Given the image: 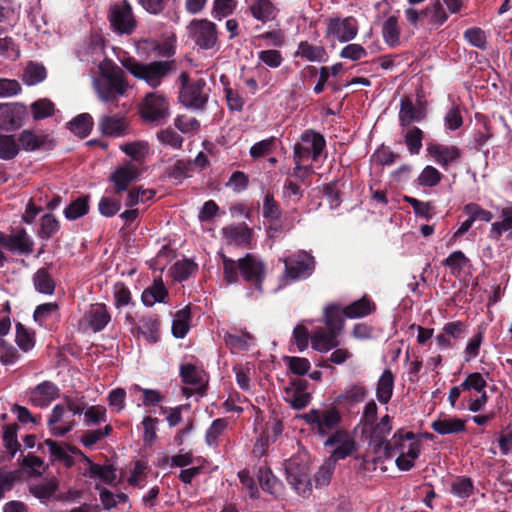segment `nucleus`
I'll return each mask as SVG.
<instances>
[{"label":"nucleus","mask_w":512,"mask_h":512,"mask_svg":"<svg viewBox=\"0 0 512 512\" xmlns=\"http://www.w3.org/2000/svg\"><path fill=\"white\" fill-rule=\"evenodd\" d=\"M223 263V278L227 284L239 282V275L244 281L251 283L257 290H262L265 279V264L255 255L247 253L243 258L235 261L219 252Z\"/></svg>","instance_id":"obj_1"},{"label":"nucleus","mask_w":512,"mask_h":512,"mask_svg":"<svg viewBox=\"0 0 512 512\" xmlns=\"http://www.w3.org/2000/svg\"><path fill=\"white\" fill-rule=\"evenodd\" d=\"M120 62L134 78L144 81L152 89L158 88L170 74L176 71L174 60L143 63L132 56H126L120 59Z\"/></svg>","instance_id":"obj_2"},{"label":"nucleus","mask_w":512,"mask_h":512,"mask_svg":"<svg viewBox=\"0 0 512 512\" xmlns=\"http://www.w3.org/2000/svg\"><path fill=\"white\" fill-rule=\"evenodd\" d=\"M421 442L412 431L397 430L385 447V458H392L396 453V466L401 471H409L420 455Z\"/></svg>","instance_id":"obj_3"},{"label":"nucleus","mask_w":512,"mask_h":512,"mask_svg":"<svg viewBox=\"0 0 512 512\" xmlns=\"http://www.w3.org/2000/svg\"><path fill=\"white\" fill-rule=\"evenodd\" d=\"M178 80L180 83L179 102L192 110L204 109L209 98L206 80L203 78L192 79L186 71L181 72Z\"/></svg>","instance_id":"obj_4"},{"label":"nucleus","mask_w":512,"mask_h":512,"mask_svg":"<svg viewBox=\"0 0 512 512\" xmlns=\"http://www.w3.org/2000/svg\"><path fill=\"white\" fill-rule=\"evenodd\" d=\"M301 418L311 430L321 437H329L339 428L342 422V415L336 406H330L325 409L313 408L304 413Z\"/></svg>","instance_id":"obj_5"},{"label":"nucleus","mask_w":512,"mask_h":512,"mask_svg":"<svg viewBox=\"0 0 512 512\" xmlns=\"http://www.w3.org/2000/svg\"><path fill=\"white\" fill-rule=\"evenodd\" d=\"M280 261L284 264L282 277L288 282L308 279L316 269L315 257L305 250H299Z\"/></svg>","instance_id":"obj_6"},{"label":"nucleus","mask_w":512,"mask_h":512,"mask_svg":"<svg viewBox=\"0 0 512 512\" xmlns=\"http://www.w3.org/2000/svg\"><path fill=\"white\" fill-rule=\"evenodd\" d=\"M107 18L112 30L120 35L132 34L137 27V20L131 4L127 0L112 3Z\"/></svg>","instance_id":"obj_7"},{"label":"nucleus","mask_w":512,"mask_h":512,"mask_svg":"<svg viewBox=\"0 0 512 512\" xmlns=\"http://www.w3.org/2000/svg\"><path fill=\"white\" fill-rule=\"evenodd\" d=\"M300 139L301 143H295L293 147L294 162H303L309 157L316 161L326 147L324 136L312 129H307L301 134Z\"/></svg>","instance_id":"obj_8"},{"label":"nucleus","mask_w":512,"mask_h":512,"mask_svg":"<svg viewBox=\"0 0 512 512\" xmlns=\"http://www.w3.org/2000/svg\"><path fill=\"white\" fill-rule=\"evenodd\" d=\"M187 33L189 38L204 50L214 48L218 41L217 26L207 19H193L187 26Z\"/></svg>","instance_id":"obj_9"},{"label":"nucleus","mask_w":512,"mask_h":512,"mask_svg":"<svg viewBox=\"0 0 512 512\" xmlns=\"http://www.w3.org/2000/svg\"><path fill=\"white\" fill-rule=\"evenodd\" d=\"M106 80L98 86V95L103 102H115L123 96L128 89V82L123 71L116 66L105 75Z\"/></svg>","instance_id":"obj_10"},{"label":"nucleus","mask_w":512,"mask_h":512,"mask_svg":"<svg viewBox=\"0 0 512 512\" xmlns=\"http://www.w3.org/2000/svg\"><path fill=\"white\" fill-rule=\"evenodd\" d=\"M335 445H337V447L332 451L328 458V460L335 465L339 460L347 458L357 450L355 440L345 429H337L327 437L324 442L325 447H332Z\"/></svg>","instance_id":"obj_11"},{"label":"nucleus","mask_w":512,"mask_h":512,"mask_svg":"<svg viewBox=\"0 0 512 512\" xmlns=\"http://www.w3.org/2000/svg\"><path fill=\"white\" fill-rule=\"evenodd\" d=\"M140 115L143 120L157 122L169 116V103L164 95L156 92L148 93L141 106Z\"/></svg>","instance_id":"obj_12"},{"label":"nucleus","mask_w":512,"mask_h":512,"mask_svg":"<svg viewBox=\"0 0 512 512\" xmlns=\"http://www.w3.org/2000/svg\"><path fill=\"white\" fill-rule=\"evenodd\" d=\"M28 111L21 103H0V130L12 132L21 128Z\"/></svg>","instance_id":"obj_13"},{"label":"nucleus","mask_w":512,"mask_h":512,"mask_svg":"<svg viewBox=\"0 0 512 512\" xmlns=\"http://www.w3.org/2000/svg\"><path fill=\"white\" fill-rule=\"evenodd\" d=\"M17 140L20 149L26 152L51 151L57 145L56 140L50 134L43 131L37 133L32 129L23 130Z\"/></svg>","instance_id":"obj_14"},{"label":"nucleus","mask_w":512,"mask_h":512,"mask_svg":"<svg viewBox=\"0 0 512 512\" xmlns=\"http://www.w3.org/2000/svg\"><path fill=\"white\" fill-rule=\"evenodd\" d=\"M43 445L48 447L52 463L62 462L67 468H71L75 464L72 454L79 455L81 460H83V455H85L78 447L66 442L46 439L43 443L39 444L38 449H41Z\"/></svg>","instance_id":"obj_15"},{"label":"nucleus","mask_w":512,"mask_h":512,"mask_svg":"<svg viewBox=\"0 0 512 512\" xmlns=\"http://www.w3.org/2000/svg\"><path fill=\"white\" fill-rule=\"evenodd\" d=\"M327 34L335 36L340 42L353 40L358 33L357 20L352 17L344 19L331 18L327 25Z\"/></svg>","instance_id":"obj_16"},{"label":"nucleus","mask_w":512,"mask_h":512,"mask_svg":"<svg viewBox=\"0 0 512 512\" xmlns=\"http://www.w3.org/2000/svg\"><path fill=\"white\" fill-rule=\"evenodd\" d=\"M427 152L444 170H447L451 164L457 163L462 156L457 146L438 143H429Z\"/></svg>","instance_id":"obj_17"},{"label":"nucleus","mask_w":512,"mask_h":512,"mask_svg":"<svg viewBox=\"0 0 512 512\" xmlns=\"http://www.w3.org/2000/svg\"><path fill=\"white\" fill-rule=\"evenodd\" d=\"M398 117L401 127H411L412 123L420 122L426 117L425 105L419 101L416 106L410 97L405 96L401 99Z\"/></svg>","instance_id":"obj_18"},{"label":"nucleus","mask_w":512,"mask_h":512,"mask_svg":"<svg viewBox=\"0 0 512 512\" xmlns=\"http://www.w3.org/2000/svg\"><path fill=\"white\" fill-rule=\"evenodd\" d=\"M138 168L131 163L124 164L115 169L109 180L114 184V194L120 195L128 190L129 185L138 178Z\"/></svg>","instance_id":"obj_19"},{"label":"nucleus","mask_w":512,"mask_h":512,"mask_svg":"<svg viewBox=\"0 0 512 512\" xmlns=\"http://www.w3.org/2000/svg\"><path fill=\"white\" fill-rule=\"evenodd\" d=\"M59 397V388L51 381H43L30 389L29 401L36 407H47Z\"/></svg>","instance_id":"obj_20"},{"label":"nucleus","mask_w":512,"mask_h":512,"mask_svg":"<svg viewBox=\"0 0 512 512\" xmlns=\"http://www.w3.org/2000/svg\"><path fill=\"white\" fill-rule=\"evenodd\" d=\"M82 461L88 465V469L83 473L85 477L99 478L107 485H115L117 479L116 466L113 464L101 465L94 463L87 455H83Z\"/></svg>","instance_id":"obj_21"},{"label":"nucleus","mask_w":512,"mask_h":512,"mask_svg":"<svg viewBox=\"0 0 512 512\" xmlns=\"http://www.w3.org/2000/svg\"><path fill=\"white\" fill-rule=\"evenodd\" d=\"M227 244L249 247L253 238V230L246 223L229 225L222 230Z\"/></svg>","instance_id":"obj_22"},{"label":"nucleus","mask_w":512,"mask_h":512,"mask_svg":"<svg viewBox=\"0 0 512 512\" xmlns=\"http://www.w3.org/2000/svg\"><path fill=\"white\" fill-rule=\"evenodd\" d=\"M85 318L95 333L104 330L111 321V315L104 303L92 304L89 311L86 312Z\"/></svg>","instance_id":"obj_23"},{"label":"nucleus","mask_w":512,"mask_h":512,"mask_svg":"<svg viewBox=\"0 0 512 512\" xmlns=\"http://www.w3.org/2000/svg\"><path fill=\"white\" fill-rule=\"evenodd\" d=\"M338 336L334 332L323 327L316 328L311 334L312 348L318 352L324 353L338 347Z\"/></svg>","instance_id":"obj_24"},{"label":"nucleus","mask_w":512,"mask_h":512,"mask_svg":"<svg viewBox=\"0 0 512 512\" xmlns=\"http://www.w3.org/2000/svg\"><path fill=\"white\" fill-rule=\"evenodd\" d=\"M136 330L141 334L149 343H157L160 339V320L158 315L149 314L144 315L139 319Z\"/></svg>","instance_id":"obj_25"},{"label":"nucleus","mask_w":512,"mask_h":512,"mask_svg":"<svg viewBox=\"0 0 512 512\" xmlns=\"http://www.w3.org/2000/svg\"><path fill=\"white\" fill-rule=\"evenodd\" d=\"M169 293L161 277L154 279L151 286L147 287L141 295L142 303L152 307L155 303H165Z\"/></svg>","instance_id":"obj_26"},{"label":"nucleus","mask_w":512,"mask_h":512,"mask_svg":"<svg viewBox=\"0 0 512 512\" xmlns=\"http://www.w3.org/2000/svg\"><path fill=\"white\" fill-rule=\"evenodd\" d=\"M34 242L27 234L24 228H19L15 233L9 234V240L6 249L11 252H17L23 255H29L33 252Z\"/></svg>","instance_id":"obj_27"},{"label":"nucleus","mask_w":512,"mask_h":512,"mask_svg":"<svg viewBox=\"0 0 512 512\" xmlns=\"http://www.w3.org/2000/svg\"><path fill=\"white\" fill-rule=\"evenodd\" d=\"M367 395L366 387L356 383L335 397L334 403L339 406L352 407L364 401Z\"/></svg>","instance_id":"obj_28"},{"label":"nucleus","mask_w":512,"mask_h":512,"mask_svg":"<svg viewBox=\"0 0 512 512\" xmlns=\"http://www.w3.org/2000/svg\"><path fill=\"white\" fill-rule=\"evenodd\" d=\"M247 2L251 15L258 21L266 23L275 19L277 9L270 0H247Z\"/></svg>","instance_id":"obj_29"},{"label":"nucleus","mask_w":512,"mask_h":512,"mask_svg":"<svg viewBox=\"0 0 512 512\" xmlns=\"http://www.w3.org/2000/svg\"><path fill=\"white\" fill-rule=\"evenodd\" d=\"M65 414V407L61 404H57L53 407L49 419L47 421V425L50 429V432L55 437H63L67 433H69L73 427L75 426L74 420L67 422L63 426H57L56 424L60 422Z\"/></svg>","instance_id":"obj_30"},{"label":"nucleus","mask_w":512,"mask_h":512,"mask_svg":"<svg viewBox=\"0 0 512 512\" xmlns=\"http://www.w3.org/2000/svg\"><path fill=\"white\" fill-rule=\"evenodd\" d=\"M375 309V303L368 296H363L359 300L347 305L343 309V314L350 319L363 318L370 315Z\"/></svg>","instance_id":"obj_31"},{"label":"nucleus","mask_w":512,"mask_h":512,"mask_svg":"<svg viewBox=\"0 0 512 512\" xmlns=\"http://www.w3.org/2000/svg\"><path fill=\"white\" fill-rule=\"evenodd\" d=\"M285 470L288 483L299 495L304 496L311 490V481L307 473L302 470L294 471L292 463L288 464Z\"/></svg>","instance_id":"obj_32"},{"label":"nucleus","mask_w":512,"mask_h":512,"mask_svg":"<svg viewBox=\"0 0 512 512\" xmlns=\"http://www.w3.org/2000/svg\"><path fill=\"white\" fill-rule=\"evenodd\" d=\"M99 129L105 136L121 137L126 134L125 120L117 116H103L99 121Z\"/></svg>","instance_id":"obj_33"},{"label":"nucleus","mask_w":512,"mask_h":512,"mask_svg":"<svg viewBox=\"0 0 512 512\" xmlns=\"http://www.w3.org/2000/svg\"><path fill=\"white\" fill-rule=\"evenodd\" d=\"M395 376L390 369H385L378 379L376 398L381 404H387L392 398Z\"/></svg>","instance_id":"obj_34"},{"label":"nucleus","mask_w":512,"mask_h":512,"mask_svg":"<svg viewBox=\"0 0 512 512\" xmlns=\"http://www.w3.org/2000/svg\"><path fill=\"white\" fill-rule=\"evenodd\" d=\"M343 309L336 304L328 305L324 310V323L327 330L339 335L344 328Z\"/></svg>","instance_id":"obj_35"},{"label":"nucleus","mask_w":512,"mask_h":512,"mask_svg":"<svg viewBox=\"0 0 512 512\" xmlns=\"http://www.w3.org/2000/svg\"><path fill=\"white\" fill-rule=\"evenodd\" d=\"M35 290L40 294L52 295L55 292L56 283L48 269L39 268L32 277Z\"/></svg>","instance_id":"obj_36"},{"label":"nucleus","mask_w":512,"mask_h":512,"mask_svg":"<svg viewBox=\"0 0 512 512\" xmlns=\"http://www.w3.org/2000/svg\"><path fill=\"white\" fill-rule=\"evenodd\" d=\"M260 487L264 492L278 495L281 490V482L267 466H260L257 472Z\"/></svg>","instance_id":"obj_37"},{"label":"nucleus","mask_w":512,"mask_h":512,"mask_svg":"<svg viewBox=\"0 0 512 512\" xmlns=\"http://www.w3.org/2000/svg\"><path fill=\"white\" fill-rule=\"evenodd\" d=\"M94 121L89 113H81L67 123V128L80 138L87 137L92 131Z\"/></svg>","instance_id":"obj_38"},{"label":"nucleus","mask_w":512,"mask_h":512,"mask_svg":"<svg viewBox=\"0 0 512 512\" xmlns=\"http://www.w3.org/2000/svg\"><path fill=\"white\" fill-rule=\"evenodd\" d=\"M431 427L441 435L460 433L466 429L465 421L457 417L435 420Z\"/></svg>","instance_id":"obj_39"},{"label":"nucleus","mask_w":512,"mask_h":512,"mask_svg":"<svg viewBox=\"0 0 512 512\" xmlns=\"http://www.w3.org/2000/svg\"><path fill=\"white\" fill-rule=\"evenodd\" d=\"M180 377L182 379V382L188 385H201L197 392L200 395H203L205 392V387L202 385L203 382V376L202 371H200L194 364L187 363V364H181L180 366Z\"/></svg>","instance_id":"obj_40"},{"label":"nucleus","mask_w":512,"mask_h":512,"mask_svg":"<svg viewBox=\"0 0 512 512\" xmlns=\"http://www.w3.org/2000/svg\"><path fill=\"white\" fill-rule=\"evenodd\" d=\"M400 27L396 16H389L383 23L382 36L389 47H396L400 44Z\"/></svg>","instance_id":"obj_41"},{"label":"nucleus","mask_w":512,"mask_h":512,"mask_svg":"<svg viewBox=\"0 0 512 512\" xmlns=\"http://www.w3.org/2000/svg\"><path fill=\"white\" fill-rule=\"evenodd\" d=\"M89 195H82L73 200L65 209L64 215L68 220L79 219L89 212Z\"/></svg>","instance_id":"obj_42"},{"label":"nucleus","mask_w":512,"mask_h":512,"mask_svg":"<svg viewBox=\"0 0 512 512\" xmlns=\"http://www.w3.org/2000/svg\"><path fill=\"white\" fill-rule=\"evenodd\" d=\"M404 143L411 155H418L422 148L424 132L417 126L406 127Z\"/></svg>","instance_id":"obj_43"},{"label":"nucleus","mask_w":512,"mask_h":512,"mask_svg":"<svg viewBox=\"0 0 512 512\" xmlns=\"http://www.w3.org/2000/svg\"><path fill=\"white\" fill-rule=\"evenodd\" d=\"M46 68L43 64L29 62L23 72V81L26 85L33 86L45 80Z\"/></svg>","instance_id":"obj_44"},{"label":"nucleus","mask_w":512,"mask_h":512,"mask_svg":"<svg viewBox=\"0 0 512 512\" xmlns=\"http://www.w3.org/2000/svg\"><path fill=\"white\" fill-rule=\"evenodd\" d=\"M20 151L18 140L12 134H0V159L12 160Z\"/></svg>","instance_id":"obj_45"},{"label":"nucleus","mask_w":512,"mask_h":512,"mask_svg":"<svg viewBox=\"0 0 512 512\" xmlns=\"http://www.w3.org/2000/svg\"><path fill=\"white\" fill-rule=\"evenodd\" d=\"M296 56H301L302 58L307 59L308 61H323L326 56V51L323 46H316L310 44L308 41H302L298 45V50L295 54Z\"/></svg>","instance_id":"obj_46"},{"label":"nucleus","mask_w":512,"mask_h":512,"mask_svg":"<svg viewBox=\"0 0 512 512\" xmlns=\"http://www.w3.org/2000/svg\"><path fill=\"white\" fill-rule=\"evenodd\" d=\"M18 430L19 425L17 423L7 424L3 426V444L10 453L11 457H14L17 451L20 449V443L18 442L17 439Z\"/></svg>","instance_id":"obj_47"},{"label":"nucleus","mask_w":512,"mask_h":512,"mask_svg":"<svg viewBox=\"0 0 512 512\" xmlns=\"http://www.w3.org/2000/svg\"><path fill=\"white\" fill-rule=\"evenodd\" d=\"M120 149L132 160L142 163L148 154L149 146L147 142L135 141L121 145Z\"/></svg>","instance_id":"obj_48"},{"label":"nucleus","mask_w":512,"mask_h":512,"mask_svg":"<svg viewBox=\"0 0 512 512\" xmlns=\"http://www.w3.org/2000/svg\"><path fill=\"white\" fill-rule=\"evenodd\" d=\"M32 117L35 121L43 120L54 115L55 105L47 99L42 98L34 101L30 106Z\"/></svg>","instance_id":"obj_49"},{"label":"nucleus","mask_w":512,"mask_h":512,"mask_svg":"<svg viewBox=\"0 0 512 512\" xmlns=\"http://www.w3.org/2000/svg\"><path fill=\"white\" fill-rule=\"evenodd\" d=\"M474 492V483L470 477L458 476L451 483V493L461 499L469 498Z\"/></svg>","instance_id":"obj_50"},{"label":"nucleus","mask_w":512,"mask_h":512,"mask_svg":"<svg viewBox=\"0 0 512 512\" xmlns=\"http://www.w3.org/2000/svg\"><path fill=\"white\" fill-rule=\"evenodd\" d=\"M59 229V221L53 214L47 213L40 219V229L38 231V236L43 240H49L59 231Z\"/></svg>","instance_id":"obj_51"},{"label":"nucleus","mask_w":512,"mask_h":512,"mask_svg":"<svg viewBox=\"0 0 512 512\" xmlns=\"http://www.w3.org/2000/svg\"><path fill=\"white\" fill-rule=\"evenodd\" d=\"M262 215L271 222H277L282 216V209L279 203L274 199L272 193H266L263 199Z\"/></svg>","instance_id":"obj_52"},{"label":"nucleus","mask_w":512,"mask_h":512,"mask_svg":"<svg viewBox=\"0 0 512 512\" xmlns=\"http://www.w3.org/2000/svg\"><path fill=\"white\" fill-rule=\"evenodd\" d=\"M15 341L22 351L28 352L35 345L34 332H30L22 323L17 322Z\"/></svg>","instance_id":"obj_53"},{"label":"nucleus","mask_w":512,"mask_h":512,"mask_svg":"<svg viewBox=\"0 0 512 512\" xmlns=\"http://www.w3.org/2000/svg\"><path fill=\"white\" fill-rule=\"evenodd\" d=\"M59 305L56 302H47L38 305L33 312V319L39 326H45V323L56 314Z\"/></svg>","instance_id":"obj_54"},{"label":"nucleus","mask_w":512,"mask_h":512,"mask_svg":"<svg viewBox=\"0 0 512 512\" xmlns=\"http://www.w3.org/2000/svg\"><path fill=\"white\" fill-rule=\"evenodd\" d=\"M57 488L58 484L56 480L53 479L44 483L30 486L29 491L34 497L40 499L42 502H45L54 495Z\"/></svg>","instance_id":"obj_55"},{"label":"nucleus","mask_w":512,"mask_h":512,"mask_svg":"<svg viewBox=\"0 0 512 512\" xmlns=\"http://www.w3.org/2000/svg\"><path fill=\"white\" fill-rule=\"evenodd\" d=\"M198 269V265L190 259L177 261L173 265V273L175 280L182 282L187 280Z\"/></svg>","instance_id":"obj_56"},{"label":"nucleus","mask_w":512,"mask_h":512,"mask_svg":"<svg viewBox=\"0 0 512 512\" xmlns=\"http://www.w3.org/2000/svg\"><path fill=\"white\" fill-rule=\"evenodd\" d=\"M276 142H277V139L272 136L270 138H267V139H264V140H261V141L255 143L250 148V151H249L250 156L253 159H259V158H262V157H265V156L271 154L276 149Z\"/></svg>","instance_id":"obj_57"},{"label":"nucleus","mask_w":512,"mask_h":512,"mask_svg":"<svg viewBox=\"0 0 512 512\" xmlns=\"http://www.w3.org/2000/svg\"><path fill=\"white\" fill-rule=\"evenodd\" d=\"M228 422L225 418L215 419L206 431L205 441L207 445L216 447L218 445L219 436L227 428Z\"/></svg>","instance_id":"obj_58"},{"label":"nucleus","mask_w":512,"mask_h":512,"mask_svg":"<svg viewBox=\"0 0 512 512\" xmlns=\"http://www.w3.org/2000/svg\"><path fill=\"white\" fill-rule=\"evenodd\" d=\"M463 37L473 47H476L480 50H485L487 48L486 34L484 30L479 27L466 29L464 31Z\"/></svg>","instance_id":"obj_59"},{"label":"nucleus","mask_w":512,"mask_h":512,"mask_svg":"<svg viewBox=\"0 0 512 512\" xmlns=\"http://www.w3.org/2000/svg\"><path fill=\"white\" fill-rule=\"evenodd\" d=\"M443 175L433 166H426L417 178V182L423 187H435L442 179Z\"/></svg>","instance_id":"obj_60"},{"label":"nucleus","mask_w":512,"mask_h":512,"mask_svg":"<svg viewBox=\"0 0 512 512\" xmlns=\"http://www.w3.org/2000/svg\"><path fill=\"white\" fill-rule=\"evenodd\" d=\"M403 200L413 208V211L417 216L426 220L431 219L432 211L434 210V205L431 202H422L411 196H404Z\"/></svg>","instance_id":"obj_61"},{"label":"nucleus","mask_w":512,"mask_h":512,"mask_svg":"<svg viewBox=\"0 0 512 512\" xmlns=\"http://www.w3.org/2000/svg\"><path fill=\"white\" fill-rule=\"evenodd\" d=\"M156 136L159 142L164 145H168L174 149H180L182 147L183 137L172 128L161 129L157 132Z\"/></svg>","instance_id":"obj_62"},{"label":"nucleus","mask_w":512,"mask_h":512,"mask_svg":"<svg viewBox=\"0 0 512 512\" xmlns=\"http://www.w3.org/2000/svg\"><path fill=\"white\" fill-rule=\"evenodd\" d=\"M335 464L331 463L328 459L319 467L314 475V482L317 488L327 486L335 470Z\"/></svg>","instance_id":"obj_63"},{"label":"nucleus","mask_w":512,"mask_h":512,"mask_svg":"<svg viewBox=\"0 0 512 512\" xmlns=\"http://www.w3.org/2000/svg\"><path fill=\"white\" fill-rule=\"evenodd\" d=\"M284 361L291 373L298 376L307 374L311 367L310 361L304 357L286 356Z\"/></svg>","instance_id":"obj_64"}]
</instances>
